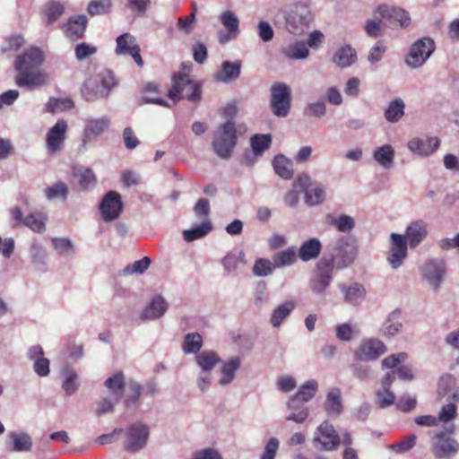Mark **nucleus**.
<instances>
[{
  "instance_id": "nucleus-1",
  "label": "nucleus",
  "mask_w": 459,
  "mask_h": 459,
  "mask_svg": "<svg viewBox=\"0 0 459 459\" xmlns=\"http://www.w3.org/2000/svg\"><path fill=\"white\" fill-rule=\"evenodd\" d=\"M44 61V54L39 48H30L16 57L15 69L18 73L15 83L30 89L40 87L47 82V74L38 68Z\"/></svg>"
},
{
  "instance_id": "nucleus-2",
  "label": "nucleus",
  "mask_w": 459,
  "mask_h": 459,
  "mask_svg": "<svg viewBox=\"0 0 459 459\" xmlns=\"http://www.w3.org/2000/svg\"><path fill=\"white\" fill-rule=\"evenodd\" d=\"M427 227L423 221L411 222L406 229V236L392 233L387 261L393 269L401 266L407 256V240L411 247H417L427 236Z\"/></svg>"
},
{
  "instance_id": "nucleus-3",
  "label": "nucleus",
  "mask_w": 459,
  "mask_h": 459,
  "mask_svg": "<svg viewBox=\"0 0 459 459\" xmlns=\"http://www.w3.org/2000/svg\"><path fill=\"white\" fill-rule=\"evenodd\" d=\"M168 97L174 102L182 99L198 102L202 98V88L200 84L191 80L188 74L177 72L172 75L171 87L168 91Z\"/></svg>"
},
{
  "instance_id": "nucleus-4",
  "label": "nucleus",
  "mask_w": 459,
  "mask_h": 459,
  "mask_svg": "<svg viewBox=\"0 0 459 459\" xmlns=\"http://www.w3.org/2000/svg\"><path fill=\"white\" fill-rule=\"evenodd\" d=\"M237 144V131L235 124L231 120L226 121L219 126L214 134L212 149L221 159L231 157L232 151Z\"/></svg>"
},
{
  "instance_id": "nucleus-5",
  "label": "nucleus",
  "mask_w": 459,
  "mask_h": 459,
  "mask_svg": "<svg viewBox=\"0 0 459 459\" xmlns=\"http://www.w3.org/2000/svg\"><path fill=\"white\" fill-rule=\"evenodd\" d=\"M455 425L446 431L437 432L432 437V454L437 459H442L455 455L459 451V443L448 435L455 432Z\"/></svg>"
},
{
  "instance_id": "nucleus-6",
  "label": "nucleus",
  "mask_w": 459,
  "mask_h": 459,
  "mask_svg": "<svg viewBox=\"0 0 459 459\" xmlns=\"http://www.w3.org/2000/svg\"><path fill=\"white\" fill-rule=\"evenodd\" d=\"M435 48L436 45L431 38L423 37L418 39L410 48L405 60L406 64L412 68L420 67L432 55Z\"/></svg>"
},
{
  "instance_id": "nucleus-7",
  "label": "nucleus",
  "mask_w": 459,
  "mask_h": 459,
  "mask_svg": "<svg viewBox=\"0 0 459 459\" xmlns=\"http://www.w3.org/2000/svg\"><path fill=\"white\" fill-rule=\"evenodd\" d=\"M271 108L276 117H284L290 108V90L284 83H275L271 88Z\"/></svg>"
},
{
  "instance_id": "nucleus-8",
  "label": "nucleus",
  "mask_w": 459,
  "mask_h": 459,
  "mask_svg": "<svg viewBox=\"0 0 459 459\" xmlns=\"http://www.w3.org/2000/svg\"><path fill=\"white\" fill-rule=\"evenodd\" d=\"M314 443L320 446L321 450L333 451L341 444V437L333 426L328 421H323L316 429L314 437Z\"/></svg>"
},
{
  "instance_id": "nucleus-9",
  "label": "nucleus",
  "mask_w": 459,
  "mask_h": 459,
  "mask_svg": "<svg viewBox=\"0 0 459 459\" xmlns=\"http://www.w3.org/2000/svg\"><path fill=\"white\" fill-rule=\"evenodd\" d=\"M126 437L124 449L129 453H134L145 446L149 437V429L142 423L133 424L126 429Z\"/></svg>"
},
{
  "instance_id": "nucleus-10",
  "label": "nucleus",
  "mask_w": 459,
  "mask_h": 459,
  "mask_svg": "<svg viewBox=\"0 0 459 459\" xmlns=\"http://www.w3.org/2000/svg\"><path fill=\"white\" fill-rule=\"evenodd\" d=\"M123 210L120 195L116 191H108L103 197L100 211L104 221L109 222L119 217Z\"/></svg>"
},
{
  "instance_id": "nucleus-11",
  "label": "nucleus",
  "mask_w": 459,
  "mask_h": 459,
  "mask_svg": "<svg viewBox=\"0 0 459 459\" xmlns=\"http://www.w3.org/2000/svg\"><path fill=\"white\" fill-rule=\"evenodd\" d=\"M140 47L132 34L126 32L117 38L116 53L118 55H130L139 67L143 66L140 55Z\"/></svg>"
},
{
  "instance_id": "nucleus-12",
  "label": "nucleus",
  "mask_w": 459,
  "mask_h": 459,
  "mask_svg": "<svg viewBox=\"0 0 459 459\" xmlns=\"http://www.w3.org/2000/svg\"><path fill=\"white\" fill-rule=\"evenodd\" d=\"M220 21L226 31L218 32V39L221 44H226L239 35V20L231 11H225L220 16Z\"/></svg>"
},
{
  "instance_id": "nucleus-13",
  "label": "nucleus",
  "mask_w": 459,
  "mask_h": 459,
  "mask_svg": "<svg viewBox=\"0 0 459 459\" xmlns=\"http://www.w3.org/2000/svg\"><path fill=\"white\" fill-rule=\"evenodd\" d=\"M386 351L385 343L379 340L368 339L363 341L355 351L359 360H374Z\"/></svg>"
},
{
  "instance_id": "nucleus-14",
  "label": "nucleus",
  "mask_w": 459,
  "mask_h": 459,
  "mask_svg": "<svg viewBox=\"0 0 459 459\" xmlns=\"http://www.w3.org/2000/svg\"><path fill=\"white\" fill-rule=\"evenodd\" d=\"M68 125L65 119H59L47 134L46 143L50 152L59 151L64 144Z\"/></svg>"
},
{
  "instance_id": "nucleus-15",
  "label": "nucleus",
  "mask_w": 459,
  "mask_h": 459,
  "mask_svg": "<svg viewBox=\"0 0 459 459\" xmlns=\"http://www.w3.org/2000/svg\"><path fill=\"white\" fill-rule=\"evenodd\" d=\"M318 273L310 281V288L315 293H322L328 287L333 273V263L323 259L317 264Z\"/></svg>"
},
{
  "instance_id": "nucleus-16",
  "label": "nucleus",
  "mask_w": 459,
  "mask_h": 459,
  "mask_svg": "<svg viewBox=\"0 0 459 459\" xmlns=\"http://www.w3.org/2000/svg\"><path fill=\"white\" fill-rule=\"evenodd\" d=\"M87 24L85 15L72 16L62 25V30L69 39L75 41L84 36Z\"/></svg>"
},
{
  "instance_id": "nucleus-17",
  "label": "nucleus",
  "mask_w": 459,
  "mask_h": 459,
  "mask_svg": "<svg viewBox=\"0 0 459 459\" xmlns=\"http://www.w3.org/2000/svg\"><path fill=\"white\" fill-rule=\"evenodd\" d=\"M317 383L316 380H308L304 385H302L299 391L290 398L288 402V407L290 410H295L300 408L301 405H304L307 402L311 400L317 391Z\"/></svg>"
},
{
  "instance_id": "nucleus-18",
  "label": "nucleus",
  "mask_w": 459,
  "mask_h": 459,
  "mask_svg": "<svg viewBox=\"0 0 459 459\" xmlns=\"http://www.w3.org/2000/svg\"><path fill=\"white\" fill-rule=\"evenodd\" d=\"M376 13H378L383 19L387 20L390 23H397L401 27L408 26L411 22V18L405 10L390 7L386 4L379 5L376 10Z\"/></svg>"
},
{
  "instance_id": "nucleus-19",
  "label": "nucleus",
  "mask_w": 459,
  "mask_h": 459,
  "mask_svg": "<svg viewBox=\"0 0 459 459\" xmlns=\"http://www.w3.org/2000/svg\"><path fill=\"white\" fill-rule=\"evenodd\" d=\"M439 140L437 137H430L425 140L413 138L408 143V148L421 156L432 154L439 146Z\"/></svg>"
},
{
  "instance_id": "nucleus-20",
  "label": "nucleus",
  "mask_w": 459,
  "mask_h": 459,
  "mask_svg": "<svg viewBox=\"0 0 459 459\" xmlns=\"http://www.w3.org/2000/svg\"><path fill=\"white\" fill-rule=\"evenodd\" d=\"M446 273V267L443 261H431L426 264L422 269L423 277L437 288Z\"/></svg>"
},
{
  "instance_id": "nucleus-21",
  "label": "nucleus",
  "mask_w": 459,
  "mask_h": 459,
  "mask_svg": "<svg viewBox=\"0 0 459 459\" xmlns=\"http://www.w3.org/2000/svg\"><path fill=\"white\" fill-rule=\"evenodd\" d=\"M109 124L108 117L88 120L83 132L84 142H90L102 134L108 128Z\"/></svg>"
},
{
  "instance_id": "nucleus-22",
  "label": "nucleus",
  "mask_w": 459,
  "mask_h": 459,
  "mask_svg": "<svg viewBox=\"0 0 459 459\" xmlns=\"http://www.w3.org/2000/svg\"><path fill=\"white\" fill-rule=\"evenodd\" d=\"M322 250L321 242L312 238L303 242L299 249L298 256L303 262H307L318 257Z\"/></svg>"
},
{
  "instance_id": "nucleus-23",
  "label": "nucleus",
  "mask_w": 459,
  "mask_h": 459,
  "mask_svg": "<svg viewBox=\"0 0 459 459\" xmlns=\"http://www.w3.org/2000/svg\"><path fill=\"white\" fill-rule=\"evenodd\" d=\"M104 385L108 389L111 395L114 396L116 402H118L123 397L126 384L122 372H117L109 377L106 379Z\"/></svg>"
},
{
  "instance_id": "nucleus-24",
  "label": "nucleus",
  "mask_w": 459,
  "mask_h": 459,
  "mask_svg": "<svg viewBox=\"0 0 459 459\" xmlns=\"http://www.w3.org/2000/svg\"><path fill=\"white\" fill-rule=\"evenodd\" d=\"M168 304L165 299L160 296L155 297L142 313L141 319L146 320L159 318L166 312Z\"/></svg>"
},
{
  "instance_id": "nucleus-25",
  "label": "nucleus",
  "mask_w": 459,
  "mask_h": 459,
  "mask_svg": "<svg viewBox=\"0 0 459 459\" xmlns=\"http://www.w3.org/2000/svg\"><path fill=\"white\" fill-rule=\"evenodd\" d=\"M241 63L225 61L221 65V70L219 74L215 75L218 82H229L237 80L240 74Z\"/></svg>"
},
{
  "instance_id": "nucleus-26",
  "label": "nucleus",
  "mask_w": 459,
  "mask_h": 459,
  "mask_svg": "<svg viewBox=\"0 0 459 459\" xmlns=\"http://www.w3.org/2000/svg\"><path fill=\"white\" fill-rule=\"evenodd\" d=\"M325 410L328 415L338 416L341 414L342 403L339 388H333L327 393Z\"/></svg>"
},
{
  "instance_id": "nucleus-27",
  "label": "nucleus",
  "mask_w": 459,
  "mask_h": 459,
  "mask_svg": "<svg viewBox=\"0 0 459 459\" xmlns=\"http://www.w3.org/2000/svg\"><path fill=\"white\" fill-rule=\"evenodd\" d=\"M97 80H100L99 77H92V75L89 76L85 80V82L81 89L82 96L85 100L94 101L98 98L107 97L101 91L100 88H99V86L97 84V82H98Z\"/></svg>"
},
{
  "instance_id": "nucleus-28",
  "label": "nucleus",
  "mask_w": 459,
  "mask_h": 459,
  "mask_svg": "<svg viewBox=\"0 0 459 459\" xmlns=\"http://www.w3.org/2000/svg\"><path fill=\"white\" fill-rule=\"evenodd\" d=\"M275 173L283 179H290L293 177L292 162L282 154H278L273 160Z\"/></svg>"
},
{
  "instance_id": "nucleus-29",
  "label": "nucleus",
  "mask_w": 459,
  "mask_h": 459,
  "mask_svg": "<svg viewBox=\"0 0 459 459\" xmlns=\"http://www.w3.org/2000/svg\"><path fill=\"white\" fill-rule=\"evenodd\" d=\"M296 303L293 300H287L279 305L273 312L270 322L273 327H279L285 318L295 308Z\"/></svg>"
},
{
  "instance_id": "nucleus-30",
  "label": "nucleus",
  "mask_w": 459,
  "mask_h": 459,
  "mask_svg": "<svg viewBox=\"0 0 459 459\" xmlns=\"http://www.w3.org/2000/svg\"><path fill=\"white\" fill-rule=\"evenodd\" d=\"M126 389H125L126 394L124 399L125 406L126 408L136 406L143 393L142 385L134 380H129L126 383Z\"/></svg>"
},
{
  "instance_id": "nucleus-31",
  "label": "nucleus",
  "mask_w": 459,
  "mask_h": 459,
  "mask_svg": "<svg viewBox=\"0 0 459 459\" xmlns=\"http://www.w3.org/2000/svg\"><path fill=\"white\" fill-rule=\"evenodd\" d=\"M297 252L294 247L275 253L273 255V265L276 268L290 266L297 261Z\"/></svg>"
},
{
  "instance_id": "nucleus-32",
  "label": "nucleus",
  "mask_w": 459,
  "mask_h": 459,
  "mask_svg": "<svg viewBox=\"0 0 459 459\" xmlns=\"http://www.w3.org/2000/svg\"><path fill=\"white\" fill-rule=\"evenodd\" d=\"M341 289L344 293L345 301L353 305L359 304L366 295L365 289L358 283H353L349 287L342 285Z\"/></svg>"
},
{
  "instance_id": "nucleus-33",
  "label": "nucleus",
  "mask_w": 459,
  "mask_h": 459,
  "mask_svg": "<svg viewBox=\"0 0 459 459\" xmlns=\"http://www.w3.org/2000/svg\"><path fill=\"white\" fill-rule=\"evenodd\" d=\"M355 255L353 248H350V250L338 248L337 253L331 259L326 260V262H332L333 268L342 269L353 263Z\"/></svg>"
},
{
  "instance_id": "nucleus-34",
  "label": "nucleus",
  "mask_w": 459,
  "mask_h": 459,
  "mask_svg": "<svg viewBox=\"0 0 459 459\" xmlns=\"http://www.w3.org/2000/svg\"><path fill=\"white\" fill-rule=\"evenodd\" d=\"M92 77H99L97 84L101 91L108 96L109 91L117 85V80L110 70H103L98 74H92Z\"/></svg>"
},
{
  "instance_id": "nucleus-35",
  "label": "nucleus",
  "mask_w": 459,
  "mask_h": 459,
  "mask_svg": "<svg viewBox=\"0 0 459 459\" xmlns=\"http://www.w3.org/2000/svg\"><path fill=\"white\" fill-rule=\"evenodd\" d=\"M325 220L327 224L335 227L341 232H349L355 225L353 218L348 215L336 217L333 214H327Z\"/></svg>"
},
{
  "instance_id": "nucleus-36",
  "label": "nucleus",
  "mask_w": 459,
  "mask_h": 459,
  "mask_svg": "<svg viewBox=\"0 0 459 459\" xmlns=\"http://www.w3.org/2000/svg\"><path fill=\"white\" fill-rule=\"evenodd\" d=\"M212 223L209 220L204 221L200 225L183 231L184 239L187 242L194 241L206 236L212 230Z\"/></svg>"
},
{
  "instance_id": "nucleus-37",
  "label": "nucleus",
  "mask_w": 459,
  "mask_h": 459,
  "mask_svg": "<svg viewBox=\"0 0 459 459\" xmlns=\"http://www.w3.org/2000/svg\"><path fill=\"white\" fill-rule=\"evenodd\" d=\"M284 56L290 59H304L308 56L309 50L303 41H296L282 49Z\"/></svg>"
},
{
  "instance_id": "nucleus-38",
  "label": "nucleus",
  "mask_w": 459,
  "mask_h": 459,
  "mask_svg": "<svg viewBox=\"0 0 459 459\" xmlns=\"http://www.w3.org/2000/svg\"><path fill=\"white\" fill-rule=\"evenodd\" d=\"M333 61L340 67H348L356 61L355 51L350 46L342 47L336 52Z\"/></svg>"
},
{
  "instance_id": "nucleus-39",
  "label": "nucleus",
  "mask_w": 459,
  "mask_h": 459,
  "mask_svg": "<svg viewBox=\"0 0 459 459\" xmlns=\"http://www.w3.org/2000/svg\"><path fill=\"white\" fill-rule=\"evenodd\" d=\"M44 15L48 24H51L57 21L65 13L63 4L56 1H49L44 5Z\"/></svg>"
},
{
  "instance_id": "nucleus-40",
  "label": "nucleus",
  "mask_w": 459,
  "mask_h": 459,
  "mask_svg": "<svg viewBox=\"0 0 459 459\" xmlns=\"http://www.w3.org/2000/svg\"><path fill=\"white\" fill-rule=\"evenodd\" d=\"M404 103L401 99L392 100L385 111V117L390 123H395L404 115Z\"/></svg>"
},
{
  "instance_id": "nucleus-41",
  "label": "nucleus",
  "mask_w": 459,
  "mask_h": 459,
  "mask_svg": "<svg viewBox=\"0 0 459 459\" xmlns=\"http://www.w3.org/2000/svg\"><path fill=\"white\" fill-rule=\"evenodd\" d=\"M374 159L383 167L390 168L394 157V151L389 144L383 145L374 152Z\"/></svg>"
},
{
  "instance_id": "nucleus-42",
  "label": "nucleus",
  "mask_w": 459,
  "mask_h": 459,
  "mask_svg": "<svg viewBox=\"0 0 459 459\" xmlns=\"http://www.w3.org/2000/svg\"><path fill=\"white\" fill-rule=\"evenodd\" d=\"M272 143L270 134H255L250 139V144L255 156H261Z\"/></svg>"
},
{
  "instance_id": "nucleus-43",
  "label": "nucleus",
  "mask_w": 459,
  "mask_h": 459,
  "mask_svg": "<svg viewBox=\"0 0 459 459\" xmlns=\"http://www.w3.org/2000/svg\"><path fill=\"white\" fill-rule=\"evenodd\" d=\"M203 346V337L198 333H190L185 336L183 342V351L185 353L196 354Z\"/></svg>"
},
{
  "instance_id": "nucleus-44",
  "label": "nucleus",
  "mask_w": 459,
  "mask_h": 459,
  "mask_svg": "<svg viewBox=\"0 0 459 459\" xmlns=\"http://www.w3.org/2000/svg\"><path fill=\"white\" fill-rule=\"evenodd\" d=\"M240 367V359L238 358H232L221 368V385H227L230 383L235 376V372Z\"/></svg>"
},
{
  "instance_id": "nucleus-45",
  "label": "nucleus",
  "mask_w": 459,
  "mask_h": 459,
  "mask_svg": "<svg viewBox=\"0 0 459 459\" xmlns=\"http://www.w3.org/2000/svg\"><path fill=\"white\" fill-rule=\"evenodd\" d=\"M9 437L13 440V450L14 451H30L32 446L31 438L25 433H10Z\"/></svg>"
},
{
  "instance_id": "nucleus-46",
  "label": "nucleus",
  "mask_w": 459,
  "mask_h": 459,
  "mask_svg": "<svg viewBox=\"0 0 459 459\" xmlns=\"http://www.w3.org/2000/svg\"><path fill=\"white\" fill-rule=\"evenodd\" d=\"M196 362L203 371L209 372L220 362V358L213 351H204L196 357Z\"/></svg>"
},
{
  "instance_id": "nucleus-47",
  "label": "nucleus",
  "mask_w": 459,
  "mask_h": 459,
  "mask_svg": "<svg viewBox=\"0 0 459 459\" xmlns=\"http://www.w3.org/2000/svg\"><path fill=\"white\" fill-rule=\"evenodd\" d=\"M74 176L78 178V183L82 189H87L96 183V177L89 168H80L74 170Z\"/></svg>"
},
{
  "instance_id": "nucleus-48",
  "label": "nucleus",
  "mask_w": 459,
  "mask_h": 459,
  "mask_svg": "<svg viewBox=\"0 0 459 459\" xmlns=\"http://www.w3.org/2000/svg\"><path fill=\"white\" fill-rule=\"evenodd\" d=\"M74 107V103L70 99H56L50 98L46 104L45 111L55 113L57 111H64L71 109Z\"/></svg>"
},
{
  "instance_id": "nucleus-49",
  "label": "nucleus",
  "mask_w": 459,
  "mask_h": 459,
  "mask_svg": "<svg viewBox=\"0 0 459 459\" xmlns=\"http://www.w3.org/2000/svg\"><path fill=\"white\" fill-rule=\"evenodd\" d=\"M274 268L276 267L273 265V261L258 258L255 261L252 272L257 277H265L272 274Z\"/></svg>"
},
{
  "instance_id": "nucleus-50",
  "label": "nucleus",
  "mask_w": 459,
  "mask_h": 459,
  "mask_svg": "<svg viewBox=\"0 0 459 459\" xmlns=\"http://www.w3.org/2000/svg\"><path fill=\"white\" fill-rule=\"evenodd\" d=\"M152 260L149 256H144L141 260L135 261L132 264H127L123 269V273L125 275L131 274H143L146 272V270L151 265Z\"/></svg>"
},
{
  "instance_id": "nucleus-51",
  "label": "nucleus",
  "mask_w": 459,
  "mask_h": 459,
  "mask_svg": "<svg viewBox=\"0 0 459 459\" xmlns=\"http://www.w3.org/2000/svg\"><path fill=\"white\" fill-rule=\"evenodd\" d=\"M325 198V190L321 186H315L305 192V202L309 206L322 204Z\"/></svg>"
},
{
  "instance_id": "nucleus-52",
  "label": "nucleus",
  "mask_w": 459,
  "mask_h": 459,
  "mask_svg": "<svg viewBox=\"0 0 459 459\" xmlns=\"http://www.w3.org/2000/svg\"><path fill=\"white\" fill-rule=\"evenodd\" d=\"M111 6L110 0H93L89 3L87 12L91 16L106 14L109 13Z\"/></svg>"
},
{
  "instance_id": "nucleus-53",
  "label": "nucleus",
  "mask_w": 459,
  "mask_h": 459,
  "mask_svg": "<svg viewBox=\"0 0 459 459\" xmlns=\"http://www.w3.org/2000/svg\"><path fill=\"white\" fill-rule=\"evenodd\" d=\"M417 436L415 434H411L404 437L399 442L390 445L389 447L397 454H404L415 446Z\"/></svg>"
},
{
  "instance_id": "nucleus-54",
  "label": "nucleus",
  "mask_w": 459,
  "mask_h": 459,
  "mask_svg": "<svg viewBox=\"0 0 459 459\" xmlns=\"http://www.w3.org/2000/svg\"><path fill=\"white\" fill-rule=\"evenodd\" d=\"M46 218L41 213H31L23 220V224L33 231L40 232L45 230Z\"/></svg>"
},
{
  "instance_id": "nucleus-55",
  "label": "nucleus",
  "mask_w": 459,
  "mask_h": 459,
  "mask_svg": "<svg viewBox=\"0 0 459 459\" xmlns=\"http://www.w3.org/2000/svg\"><path fill=\"white\" fill-rule=\"evenodd\" d=\"M152 0H127L128 9L139 17H143L150 9Z\"/></svg>"
},
{
  "instance_id": "nucleus-56",
  "label": "nucleus",
  "mask_w": 459,
  "mask_h": 459,
  "mask_svg": "<svg viewBox=\"0 0 459 459\" xmlns=\"http://www.w3.org/2000/svg\"><path fill=\"white\" fill-rule=\"evenodd\" d=\"M46 196L48 199H55L60 197L62 199H65L68 195L67 186L63 182H57L53 186L48 187L45 190Z\"/></svg>"
},
{
  "instance_id": "nucleus-57",
  "label": "nucleus",
  "mask_w": 459,
  "mask_h": 459,
  "mask_svg": "<svg viewBox=\"0 0 459 459\" xmlns=\"http://www.w3.org/2000/svg\"><path fill=\"white\" fill-rule=\"evenodd\" d=\"M97 48L86 42H82L76 45L74 48L75 56L78 60H83L96 54Z\"/></svg>"
},
{
  "instance_id": "nucleus-58",
  "label": "nucleus",
  "mask_w": 459,
  "mask_h": 459,
  "mask_svg": "<svg viewBox=\"0 0 459 459\" xmlns=\"http://www.w3.org/2000/svg\"><path fill=\"white\" fill-rule=\"evenodd\" d=\"M54 248L62 255H68L73 252V244L69 238H54L52 239Z\"/></svg>"
},
{
  "instance_id": "nucleus-59",
  "label": "nucleus",
  "mask_w": 459,
  "mask_h": 459,
  "mask_svg": "<svg viewBox=\"0 0 459 459\" xmlns=\"http://www.w3.org/2000/svg\"><path fill=\"white\" fill-rule=\"evenodd\" d=\"M408 355L405 352L392 354L382 360V368H397V366L407 359Z\"/></svg>"
},
{
  "instance_id": "nucleus-60",
  "label": "nucleus",
  "mask_w": 459,
  "mask_h": 459,
  "mask_svg": "<svg viewBox=\"0 0 459 459\" xmlns=\"http://www.w3.org/2000/svg\"><path fill=\"white\" fill-rule=\"evenodd\" d=\"M457 416V407L455 403H449L442 407L438 420L443 422L450 421L454 419H455Z\"/></svg>"
},
{
  "instance_id": "nucleus-61",
  "label": "nucleus",
  "mask_w": 459,
  "mask_h": 459,
  "mask_svg": "<svg viewBox=\"0 0 459 459\" xmlns=\"http://www.w3.org/2000/svg\"><path fill=\"white\" fill-rule=\"evenodd\" d=\"M279 448V440L276 437H271L266 443L264 451L261 459H274Z\"/></svg>"
},
{
  "instance_id": "nucleus-62",
  "label": "nucleus",
  "mask_w": 459,
  "mask_h": 459,
  "mask_svg": "<svg viewBox=\"0 0 459 459\" xmlns=\"http://www.w3.org/2000/svg\"><path fill=\"white\" fill-rule=\"evenodd\" d=\"M24 44V39L22 36H12L6 39L5 45L3 47L4 53H10L17 51Z\"/></svg>"
},
{
  "instance_id": "nucleus-63",
  "label": "nucleus",
  "mask_w": 459,
  "mask_h": 459,
  "mask_svg": "<svg viewBox=\"0 0 459 459\" xmlns=\"http://www.w3.org/2000/svg\"><path fill=\"white\" fill-rule=\"evenodd\" d=\"M326 107L325 102L318 101L308 104L305 109V114L308 117H322L325 115Z\"/></svg>"
},
{
  "instance_id": "nucleus-64",
  "label": "nucleus",
  "mask_w": 459,
  "mask_h": 459,
  "mask_svg": "<svg viewBox=\"0 0 459 459\" xmlns=\"http://www.w3.org/2000/svg\"><path fill=\"white\" fill-rule=\"evenodd\" d=\"M123 140L127 149L132 150L138 146L140 141L135 136L131 127H126L123 132Z\"/></svg>"
}]
</instances>
